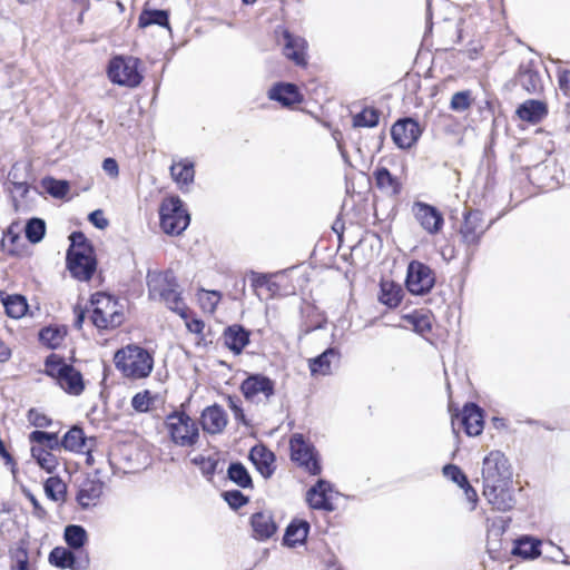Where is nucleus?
<instances>
[{
    "instance_id": "nucleus-1",
    "label": "nucleus",
    "mask_w": 570,
    "mask_h": 570,
    "mask_svg": "<svg viewBox=\"0 0 570 570\" xmlns=\"http://www.w3.org/2000/svg\"><path fill=\"white\" fill-rule=\"evenodd\" d=\"M146 283L149 299L163 302L170 311L177 313L183 320H187L189 309L184 303L179 284L173 269H148Z\"/></svg>"
},
{
    "instance_id": "nucleus-2",
    "label": "nucleus",
    "mask_w": 570,
    "mask_h": 570,
    "mask_svg": "<svg viewBox=\"0 0 570 570\" xmlns=\"http://www.w3.org/2000/svg\"><path fill=\"white\" fill-rule=\"evenodd\" d=\"M69 239L70 246L66 255L67 268L73 278L88 282L97 269L94 246L82 232H72Z\"/></svg>"
},
{
    "instance_id": "nucleus-3",
    "label": "nucleus",
    "mask_w": 570,
    "mask_h": 570,
    "mask_svg": "<svg viewBox=\"0 0 570 570\" xmlns=\"http://www.w3.org/2000/svg\"><path fill=\"white\" fill-rule=\"evenodd\" d=\"M114 363L125 377L145 379L154 368V357L144 347L129 344L115 353Z\"/></svg>"
},
{
    "instance_id": "nucleus-4",
    "label": "nucleus",
    "mask_w": 570,
    "mask_h": 570,
    "mask_svg": "<svg viewBox=\"0 0 570 570\" xmlns=\"http://www.w3.org/2000/svg\"><path fill=\"white\" fill-rule=\"evenodd\" d=\"M45 373L55 379L59 386L71 395H79L85 390L81 373L55 353L46 357Z\"/></svg>"
},
{
    "instance_id": "nucleus-5",
    "label": "nucleus",
    "mask_w": 570,
    "mask_h": 570,
    "mask_svg": "<svg viewBox=\"0 0 570 570\" xmlns=\"http://www.w3.org/2000/svg\"><path fill=\"white\" fill-rule=\"evenodd\" d=\"M165 426L170 441L180 448H193L199 440V429L185 411H173L166 415Z\"/></svg>"
},
{
    "instance_id": "nucleus-6",
    "label": "nucleus",
    "mask_w": 570,
    "mask_h": 570,
    "mask_svg": "<svg viewBox=\"0 0 570 570\" xmlns=\"http://www.w3.org/2000/svg\"><path fill=\"white\" fill-rule=\"evenodd\" d=\"M90 320L98 330H111L121 325L124 313L118 301L106 293H96L90 298Z\"/></svg>"
},
{
    "instance_id": "nucleus-7",
    "label": "nucleus",
    "mask_w": 570,
    "mask_h": 570,
    "mask_svg": "<svg viewBox=\"0 0 570 570\" xmlns=\"http://www.w3.org/2000/svg\"><path fill=\"white\" fill-rule=\"evenodd\" d=\"M160 227L165 234L179 235L190 223V216L183 200L175 196L165 198L159 207Z\"/></svg>"
},
{
    "instance_id": "nucleus-8",
    "label": "nucleus",
    "mask_w": 570,
    "mask_h": 570,
    "mask_svg": "<svg viewBox=\"0 0 570 570\" xmlns=\"http://www.w3.org/2000/svg\"><path fill=\"white\" fill-rule=\"evenodd\" d=\"M140 60L131 56H116L108 63V77L111 82L135 88L142 81V75L139 72Z\"/></svg>"
},
{
    "instance_id": "nucleus-9",
    "label": "nucleus",
    "mask_w": 570,
    "mask_h": 570,
    "mask_svg": "<svg viewBox=\"0 0 570 570\" xmlns=\"http://www.w3.org/2000/svg\"><path fill=\"white\" fill-rule=\"evenodd\" d=\"M291 459L299 466L304 468L309 474L318 475L322 466L317 452L311 443H307L304 435L295 433L289 440Z\"/></svg>"
},
{
    "instance_id": "nucleus-10",
    "label": "nucleus",
    "mask_w": 570,
    "mask_h": 570,
    "mask_svg": "<svg viewBox=\"0 0 570 570\" xmlns=\"http://www.w3.org/2000/svg\"><path fill=\"white\" fill-rule=\"evenodd\" d=\"M246 401L268 403L275 395V382L262 373L249 374L240 384Z\"/></svg>"
},
{
    "instance_id": "nucleus-11",
    "label": "nucleus",
    "mask_w": 570,
    "mask_h": 570,
    "mask_svg": "<svg viewBox=\"0 0 570 570\" xmlns=\"http://www.w3.org/2000/svg\"><path fill=\"white\" fill-rule=\"evenodd\" d=\"M512 473L505 455L500 451H492L483 459L482 479L483 487L499 483L511 482Z\"/></svg>"
},
{
    "instance_id": "nucleus-12",
    "label": "nucleus",
    "mask_w": 570,
    "mask_h": 570,
    "mask_svg": "<svg viewBox=\"0 0 570 570\" xmlns=\"http://www.w3.org/2000/svg\"><path fill=\"white\" fill-rule=\"evenodd\" d=\"M434 284L435 276L430 266L417 261L409 264L405 285L410 293L424 295L433 288Z\"/></svg>"
},
{
    "instance_id": "nucleus-13",
    "label": "nucleus",
    "mask_w": 570,
    "mask_h": 570,
    "mask_svg": "<svg viewBox=\"0 0 570 570\" xmlns=\"http://www.w3.org/2000/svg\"><path fill=\"white\" fill-rule=\"evenodd\" d=\"M490 226L491 223L484 224L483 214L480 210L468 212L460 227L462 243L468 247H476Z\"/></svg>"
},
{
    "instance_id": "nucleus-14",
    "label": "nucleus",
    "mask_w": 570,
    "mask_h": 570,
    "mask_svg": "<svg viewBox=\"0 0 570 570\" xmlns=\"http://www.w3.org/2000/svg\"><path fill=\"white\" fill-rule=\"evenodd\" d=\"M391 136L399 148L409 149L421 136L420 125L412 118L400 119L392 126Z\"/></svg>"
},
{
    "instance_id": "nucleus-15",
    "label": "nucleus",
    "mask_w": 570,
    "mask_h": 570,
    "mask_svg": "<svg viewBox=\"0 0 570 570\" xmlns=\"http://www.w3.org/2000/svg\"><path fill=\"white\" fill-rule=\"evenodd\" d=\"M413 213L421 227L431 235L438 234L444 225L443 215L435 206L416 202Z\"/></svg>"
},
{
    "instance_id": "nucleus-16",
    "label": "nucleus",
    "mask_w": 570,
    "mask_h": 570,
    "mask_svg": "<svg viewBox=\"0 0 570 570\" xmlns=\"http://www.w3.org/2000/svg\"><path fill=\"white\" fill-rule=\"evenodd\" d=\"M517 81L530 95H539L543 91V80L538 63L533 60L520 63Z\"/></svg>"
},
{
    "instance_id": "nucleus-17",
    "label": "nucleus",
    "mask_w": 570,
    "mask_h": 570,
    "mask_svg": "<svg viewBox=\"0 0 570 570\" xmlns=\"http://www.w3.org/2000/svg\"><path fill=\"white\" fill-rule=\"evenodd\" d=\"M511 482H499L493 487H483V495L499 511H508L514 507L515 500L511 491Z\"/></svg>"
},
{
    "instance_id": "nucleus-18",
    "label": "nucleus",
    "mask_w": 570,
    "mask_h": 570,
    "mask_svg": "<svg viewBox=\"0 0 570 570\" xmlns=\"http://www.w3.org/2000/svg\"><path fill=\"white\" fill-rule=\"evenodd\" d=\"M49 563L58 569L86 570L89 567V558L77 559L70 548L56 547L48 557Z\"/></svg>"
},
{
    "instance_id": "nucleus-19",
    "label": "nucleus",
    "mask_w": 570,
    "mask_h": 570,
    "mask_svg": "<svg viewBox=\"0 0 570 570\" xmlns=\"http://www.w3.org/2000/svg\"><path fill=\"white\" fill-rule=\"evenodd\" d=\"M455 417H460L464 432L469 436H476L482 433L484 425L483 410L476 403L469 402L463 406L461 415L453 414L452 424H454Z\"/></svg>"
},
{
    "instance_id": "nucleus-20",
    "label": "nucleus",
    "mask_w": 570,
    "mask_h": 570,
    "mask_svg": "<svg viewBox=\"0 0 570 570\" xmlns=\"http://www.w3.org/2000/svg\"><path fill=\"white\" fill-rule=\"evenodd\" d=\"M105 483L97 476H87L79 485L76 500L82 509L96 505L102 494Z\"/></svg>"
},
{
    "instance_id": "nucleus-21",
    "label": "nucleus",
    "mask_w": 570,
    "mask_h": 570,
    "mask_svg": "<svg viewBox=\"0 0 570 570\" xmlns=\"http://www.w3.org/2000/svg\"><path fill=\"white\" fill-rule=\"evenodd\" d=\"M199 421L204 432L214 435L225 430L228 419L227 413L220 405L213 404L203 410Z\"/></svg>"
},
{
    "instance_id": "nucleus-22",
    "label": "nucleus",
    "mask_w": 570,
    "mask_h": 570,
    "mask_svg": "<svg viewBox=\"0 0 570 570\" xmlns=\"http://www.w3.org/2000/svg\"><path fill=\"white\" fill-rule=\"evenodd\" d=\"M283 53L284 56L294 61L296 66L304 67L306 61L307 42L304 38L291 33L288 30L283 31Z\"/></svg>"
},
{
    "instance_id": "nucleus-23",
    "label": "nucleus",
    "mask_w": 570,
    "mask_h": 570,
    "mask_svg": "<svg viewBox=\"0 0 570 570\" xmlns=\"http://www.w3.org/2000/svg\"><path fill=\"white\" fill-rule=\"evenodd\" d=\"M333 485L323 479H320L312 488L307 490L306 500L312 509L332 512L335 510L334 504L327 497L332 492Z\"/></svg>"
},
{
    "instance_id": "nucleus-24",
    "label": "nucleus",
    "mask_w": 570,
    "mask_h": 570,
    "mask_svg": "<svg viewBox=\"0 0 570 570\" xmlns=\"http://www.w3.org/2000/svg\"><path fill=\"white\" fill-rule=\"evenodd\" d=\"M250 527L253 530V537L258 541H266L271 539L278 529L274 521V517L269 511L253 513L250 517Z\"/></svg>"
},
{
    "instance_id": "nucleus-25",
    "label": "nucleus",
    "mask_w": 570,
    "mask_h": 570,
    "mask_svg": "<svg viewBox=\"0 0 570 570\" xmlns=\"http://www.w3.org/2000/svg\"><path fill=\"white\" fill-rule=\"evenodd\" d=\"M268 98L279 102L284 107H292L303 101V95L298 87L291 82L275 83L268 90Z\"/></svg>"
},
{
    "instance_id": "nucleus-26",
    "label": "nucleus",
    "mask_w": 570,
    "mask_h": 570,
    "mask_svg": "<svg viewBox=\"0 0 570 570\" xmlns=\"http://www.w3.org/2000/svg\"><path fill=\"white\" fill-rule=\"evenodd\" d=\"M376 188L387 197H399L403 184L399 177L391 174L386 167H376L373 171Z\"/></svg>"
},
{
    "instance_id": "nucleus-27",
    "label": "nucleus",
    "mask_w": 570,
    "mask_h": 570,
    "mask_svg": "<svg viewBox=\"0 0 570 570\" xmlns=\"http://www.w3.org/2000/svg\"><path fill=\"white\" fill-rule=\"evenodd\" d=\"M249 336L250 332L239 324L227 326L223 333L225 346L236 355L249 344Z\"/></svg>"
},
{
    "instance_id": "nucleus-28",
    "label": "nucleus",
    "mask_w": 570,
    "mask_h": 570,
    "mask_svg": "<svg viewBox=\"0 0 570 570\" xmlns=\"http://www.w3.org/2000/svg\"><path fill=\"white\" fill-rule=\"evenodd\" d=\"M249 460L264 479H269L274 472L275 454L264 445H255L249 452Z\"/></svg>"
},
{
    "instance_id": "nucleus-29",
    "label": "nucleus",
    "mask_w": 570,
    "mask_h": 570,
    "mask_svg": "<svg viewBox=\"0 0 570 570\" xmlns=\"http://www.w3.org/2000/svg\"><path fill=\"white\" fill-rule=\"evenodd\" d=\"M517 115L521 120L538 124L548 115V107L543 101L529 99L518 107Z\"/></svg>"
},
{
    "instance_id": "nucleus-30",
    "label": "nucleus",
    "mask_w": 570,
    "mask_h": 570,
    "mask_svg": "<svg viewBox=\"0 0 570 570\" xmlns=\"http://www.w3.org/2000/svg\"><path fill=\"white\" fill-rule=\"evenodd\" d=\"M309 523L306 520H293L285 530L283 544L291 548L303 544L307 539Z\"/></svg>"
},
{
    "instance_id": "nucleus-31",
    "label": "nucleus",
    "mask_w": 570,
    "mask_h": 570,
    "mask_svg": "<svg viewBox=\"0 0 570 570\" xmlns=\"http://www.w3.org/2000/svg\"><path fill=\"white\" fill-rule=\"evenodd\" d=\"M173 179L179 185L180 190H185L195 177L194 163L188 159L179 160L170 166Z\"/></svg>"
},
{
    "instance_id": "nucleus-32",
    "label": "nucleus",
    "mask_w": 570,
    "mask_h": 570,
    "mask_svg": "<svg viewBox=\"0 0 570 570\" xmlns=\"http://www.w3.org/2000/svg\"><path fill=\"white\" fill-rule=\"evenodd\" d=\"M153 24L169 28V12L163 9L144 8L138 18V27L147 28Z\"/></svg>"
},
{
    "instance_id": "nucleus-33",
    "label": "nucleus",
    "mask_w": 570,
    "mask_h": 570,
    "mask_svg": "<svg viewBox=\"0 0 570 570\" xmlns=\"http://www.w3.org/2000/svg\"><path fill=\"white\" fill-rule=\"evenodd\" d=\"M227 478L242 489H253V479L246 466L239 462H230L227 469Z\"/></svg>"
},
{
    "instance_id": "nucleus-34",
    "label": "nucleus",
    "mask_w": 570,
    "mask_h": 570,
    "mask_svg": "<svg viewBox=\"0 0 570 570\" xmlns=\"http://www.w3.org/2000/svg\"><path fill=\"white\" fill-rule=\"evenodd\" d=\"M541 542L529 537L518 539L512 549V554L522 557L523 559H534L541 554Z\"/></svg>"
},
{
    "instance_id": "nucleus-35",
    "label": "nucleus",
    "mask_w": 570,
    "mask_h": 570,
    "mask_svg": "<svg viewBox=\"0 0 570 570\" xmlns=\"http://www.w3.org/2000/svg\"><path fill=\"white\" fill-rule=\"evenodd\" d=\"M510 519H500V525L497 529H491L488 532L487 551L491 559L495 560L501 554V540L500 537L505 532L509 527Z\"/></svg>"
},
{
    "instance_id": "nucleus-36",
    "label": "nucleus",
    "mask_w": 570,
    "mask_h": 570,
    "mask_svg": "<svg viewBox=\"0 0 570 570\" xmlns=\"http://www.w3.org/2000/svg\"><path fill=\"white\" fill-rule=\"evenodd\" d=\"M403 297V289L393 282L381 283L380 302L391 308L397 307Z\"/></svg>"
},
{
    "instance_id": "nucleus-37",
    "label": "nucleus",
    "mask_w": 570,
    "mask_h": 570,
    "mask_svg": "<svg viewBox=\"0 0 570 570\" xmlns=\"http://www.w3.org/2000/svg\"><path fill=\"white\" fill-rule=\"evenodd\" d=\"M63 539L68 548L79 550L86 544L88 534L82 525L69 524L65 528Z\"/></svg>"
},
{
    "instance_id": "nucleus-38",
    "label": "nucleus",
    "mask_w": 570,
    "mask_h": 570,
    "mask_svg": "<svg viewBox=\"0 0 570 570\" xmlns=\"http://www.w3.org/2000/svg\"><path fill=\"white\" fill-rule=\"evenodd\" d=\"M86 443L83 430L79 426H72L60 440V448L72 452L82 451Z\"/></svg>"
},
{
    "instance_id": "nucleus-39",
    "label": "nucleus",
    "mask_w": 570,
    "mask_h": 570,
    "mask_svg": "<svg viewBox=\"0 0 570 570\" xmlns=\"http://www.w3.org/2000/svg\"><path fill=\"white\" fill-rule=\"evenodd\" d=\"M338 356V352L333 348L328 347L326 351H324L318 356L312 358L309 361V371L314 374H322L327 375L331 372V357Z\"/></svg>"
},
{
    "instance_id": "nucleus-40",
    "label": "nucleus",
    "mask_w": 570,
    "mask_h": 570,
    "mask_svg": "<svg viewBox=\"0 0 570 570\" xmlns=\"http://www.w3.org/2000/svg\"><path fill=\"white\" fill-rule=\"evenodd\" d=\"M6 313L11 318H21L28 311V303L22 295H8L2 299Z\"/></svg>"
},
{
    "instance_id": "nucleus-41",
    "label": "nucleus",
    "mask_w": 570,
    "mask_h": 570,
    "mask_svg": "<svg viewBox=\"0 0 570 570\" xmlns=\"http://www.w3.org/2000/svg\"><path fill=\"white\" fill-rule=\"evenodd\" d=\"M67 331L65 327L47 326L39 332V341L49 348H57L63 341Z\"/></svg>"
},
{
    "instance_id": "nucleus-42",
    "label": "nucleus",
    "mask_w": 570,
    "mask_h": 570,
    "mask_svg": "<svg viewBox=\"0 0 570 570\" xmlns=\"http://www.w3.org/2000/svg\"><path fill=\"white\" fill-rule=\"evenodd\" d=\"M31 455L39 466L48 473H52L58 465L57 458L50 451L40 445H33L31 448Z\"/></svg>"
},
{
    "instance_id": "nucleus-43",
    "label": "nucleus",
    "mask_w": 570,
    "mask_h": 570,
    "mask_svg": "<svg viewBox=\"0 0 570 570\" xmlns=\"http://www.w3.org/2000/svg\"><path fill=\"white\" fill-rule=\"evenodd\" d=\"M46 235V222L39 217L27 220L24 236L31 244L40 243Z\"/></svg>"
},
{
    "instance_id": "nucleus-44",
    "label": "nucleus",
    "mask_w": 570,
    "mask_h": 570,
    "mask_svg": "<svg viewBox=\"0 0 570 570\" xmlns=\"http://www.w3.org/2000/svg\"><path fill=\"white\" fill-rule=\"evenodd\" d=\"M45 493L48 499L57 502L63 500L67 491L66 484L59 476H50L43 484Z\"/></svg>"
},
{
    "instance_id": "nucleus-45",
    "label": "nucleus",
    "mask_w": 570,
    "mask_h": 570,
    "mask_svg": "<svg viewBox=\"0 0 570 570\" xmlns=\"http://www.w3.org/2000/svg\"><path fill=\"white\" fill-rule=\"evenodd\" d=\"M29 441L38 443L39 445L45 444L48 450L55 451L60 449V440L58 434L53 432H46L36 430L29 434Z\"/></svg>"
},
{
    "instance_id": "nucleus-46",
    "label": "nucleus",
    "mask_w": 570,
    "mask_h": 570,
    "mask_svg": "<svg viewBox=\"0 0 570 570\" xmlns=\"http://www.w3.org/2000/svg\"><path fill=\"white\" fill-rule=\"evenodd\" d=\"M41 185L55 198H63L69 191V183L67 180H58L53 177H45Z\"/></svg>"
},
{
    "instance_id": "nucleus-47",
    "label": "nucleus",
    "mask_w": 570,
    "mask_h": 570,
    "mask_svg": "<svg viewBox=\"0 0 570 570\" xmlns=\"http://www.w3.org/2000/svg\"><path fill=\"white\" fill-rule=\"evenodd\" d=\"M379 120L380 114L376 109L364 108L361 112L353 117V126L373 128L377 126Z\"/></svg>"
},
{
    "instance_id": "nucleus-48",
    "label": "nucleus",
    "mask_w": 570,
    "mask_h": 570,
    "mask_svg": "<svg viewBox=\"0 0 570 570\" xmlns=\"http://www.w3.org/2000/svg\"><path fill=\"white\" fill-rule=\"evenodd\" d=\"M222 498L227 502L230 509L238 510L249 502V498L246 497L239 490H228L222 493Z\"/></svg>"
},
{
    "instance_id": "nucleus-49",
    "label": "nucleus",
    "mask_w": 570,
    "mask_h": 570,
    "mask_svg": "<svg viewBox=\"0 0 570 570\" xmlns=\"http://www.w3.org/2000/svg\"><path fill=\"white\" fill-rule=\"evenodd\" d=\"M472 102L471 92L469 90L455 92L450 102V108L453 111L462 112L470 108Z\"/></svg>"
},
{
    "instance_id": "nucleus-50",
    "label": "nucleus",
    "mask_w": 570,
    "mask_h": 570,
    "mask_svg": "<svg viewBox=\"0 0 570 570\" xmlns=\"http://www.w3.org/2000/svg\"><path fill=\"white\" fill-rule=\"evenodd\" d=\"M9 191L11 194L12 204L16 210L19 209L18 198L24 199L31 188L27 180H14V185H10Z\"/></svg>"
},
{
    "instance_id": "nucleus-51",
    "label": "nucleus",
    "mask_w": 570,
    "mask_h": 570,
    "mask_svg": "<svg viewBox=\"0 0 570 570\" xmlns=\"http://www.w3.org/2000/svg\"><path fill=\"white\" fill-rule=\"evenodd\" d=\"M228 407L232 410L236 422L249 426L250 422L247 420L244 410L242 407V401L237 396L228 395L227 397Z\"/></svg>"
},
{
    "instance_id": "nucleus-52",
    "label": "nucleus",
    "mask_w": 570,
    "mask_h": 570,
    "mask_svg": "<svg viewBox=\"0 0 570 570\" xmlns=\"http://www.w3.org/2000/svg\"><path fill=\"white\" fill-rule=\"evenodd\" d=\"M443 474L454 483H456L460 488L468 485V478L463 473V471L454 464H446L443 466Z\"/></svg>"
},
{
    "instance_id": "nucleus-53",
    "label": "nucleus",
    "mask_w": 570,
    "mask_h": 570,
    "mask_svg": "<svg viewBox=\"0 0 570 570\" xmlns=\"http://www.w3.org/2000/svg\"><path fill=\"white\" fill-rule=\"evenodd\" d=\"M151 395L148 390L135 394L131 399V406L135 411L144 413L147 412L151 404Z\"/></svg>"
},
{
    "instance_id": "nucleus-54",
    "label": "nucleus",
    "mask_w": 570,
    "mask_h": 570,
    "mask_svg": "<svg viewBox=\"0 0 570 570\" xmlns=\"http://www.w3.org/2000/svg\"><path fill=\"white\" fill-rule=\"evenodd\" d=\"M407 320L413 325V330L421 335L432 330L430 317L426 315H411Z\"/></svg>"
},
{
    "instance_id": "nucleus-55",
    "label": "nucleus",
    "mask_w": 570,
    "mask_h": 570,
    "mask_svg": "<svg viewBox=\"0 0 570 570\" xmlns=\"http://www.w3.org/2000/svg\"><path fill=\"white\" fill-rule=\"evenodd\" d=\"M220 298L222 295L217 291H204V296H200V303L204 309L213 313L216 309Z\"/></svg>"
},
{
    "instance_id": "nucleus-56",
    "label": "nucleus",
    "mask_w": 570,
    "mask_h": 570,
    "mask_svg": "<svg viewBox=\"0 0 570 570\" xmlns=\"http://www.w3.org/2000/svg\"><path fill=\"white\" fill-rule=\"evenodd\" d=\"M9 558L11 562L29 559L28 541L24 539L19 540L17 546L9 550Z\"/></svg>"
},
{
    "instance_id": "nucleus-57",
    "label": "nucleus",
    "mask_w": 570,
    "mask_h": 570,
    "mask_svg": "<svg viewBox=\"0 0 570 570\" xmlns=\"http://www.w3.org/2000/svg\"><path fill=\"white\" fill-rule=\"evenodd\" d=\"M28 420L36 428H48L51 425L52 420L46 414L38 412L36 409L28 411Z\"/></svg>"
},
{
    "instance_id": "nucleus-58",
    "label": "nucleus",
    "mask_w": 570,
    "mask_h": 570,
    "mask_svg": "<svg viewBox=\"0 0 570 570\" xmlns=\"http://www.w3.org/2000/svg\"><path fill=\"white\" fill-rule=\"evenodd\" d=\"M218 459L215 458V456H207L206 459V463H204L199 469H200V472L207 479V480H212L214 474L216 473L217 471V466H218Z\"/></svg>"
},
{
    "instance_id": "nucleus-59",
    "label": "nucleus",
    "mask_w": 570,
    "mask_h": 570,
    "mask_svg": "<svg viewBox=\"0 0 570 570\" xmlns=\"http://www.w3.org/2000/svg\"><path fill=\"white\" fill-rule=\"evenodd\" d=\"M88 219L95 227L99 229H105L109 225V222L104 216V212L101 209H96L91 212L88 216Z\"/></svg>"
},
{
    "instance_id": "nucleus-60",
    "label": "nucleus",
    "mask_w": 570,
    "mask_h": 570,
    "mask_svg": "<svg viewBox=\"0 0 570 570\" xmlns=\"http://www.w3.org/2000/svg\"><path fill=\"white\" fill-rule=\"evenodd\" d=\"M24 494L32 504L33 515L38 519H45L47 517V511L42 508L37 498L30 491H24Z\"/></svg>"
},
{
    "instance_id": "nucleus-61",
    "label": "nucleus",
    "mask_w": 570,
    "mask_h": 570,
    "mask_svg": "<svg viewBox=\"0 0 570 570\" xmlns=\"http://www.w3.org/2000/svg\"><path fill=\"white\" fill-rule=\"evenodd\" d=\"M102 169L105 170V173L107 175H109L112 178H115L119 175L118 163L114 158L109 157V158L104 159Z\"/></svg>"
},
{
    "instance_id": "nucleus-62",
    "label": "nucleus",
    "mask_w": 570,
    "mask_h": 570,
    "mask_svg": "<svg viewBox=\"0 0 570 570\" xmlns=\"http://www.w3.org/2000/svg\"><path fill=\"white\" fill-rule=\"evenodd\" d=\"M250 281H252V286L255 289L256 288H262V287H265V286L269 285V277H268V275L262 274V273L252 272L250 273Z\"/></svg>"
},
{
    "instance_id": "nucleus-63",
    "label": "nucleus",
    "mask_w": 570,
    "mask_h": 570,
    "mask_svg": "<svg viewBox=\"0 0 570 570\" xmlns=\"http://www.w3.org/2000/svg\"><path fill=\"white\" fill-rule=\"evenodd\" d=\"M558 82L560 89L564 95L570 94V70L560 71L558 75Z\"/></svg>"
},
{
    "instance_id": "nucleus-64",
    "label": "nucleus",
    "mask_w": 570,
    "mask_h": 570,
    "mask_svg": "<svg viewBox=\"0 0 570 570\" xmlns=\"http://www.w3.org/2000/svg\"><path fill=\"white\" fill-rule=\"evenodd\" d=\"M186 321V326L188 328L189 332L191 333H195V334H202L203 331H204V327H205V323L199 320V318H193L191 321Z\"/></svg>"
}]
</instances>
